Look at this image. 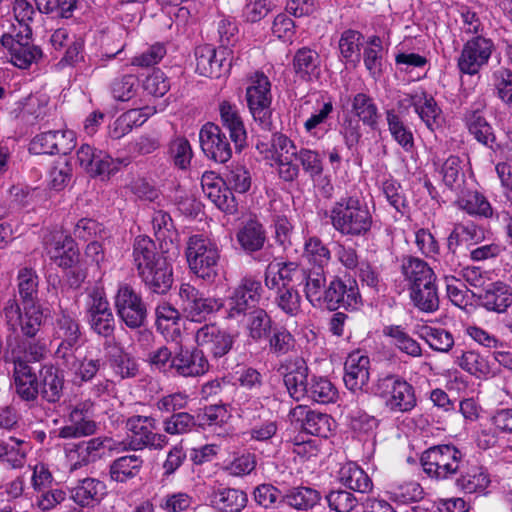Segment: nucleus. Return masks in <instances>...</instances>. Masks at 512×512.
I'll return each instance as SVG.
<instances>
[{"mask_svg": "<svg viewBox=\"0 0 512 512\" xmlns=\"http://www.w3.org/2000/svg\"><path fill=\"white\" fill-rule=\"evenodd\" d=\"M130 262L132 270L148 292L164 295L171 289L174 282L173 266L149 236L135 237Z\"/></svg>", "mask_w": 512, "mask_h": 512, "instance_id": "obj_1", "label": "nucleus"}, {"mask_svg": "<svg viewBox=\"0 0 512 512\" xmlns=\"http://www.w3.org/2000/svg\"><path fill=\"white\" fill-rule=\"evenodd\" d=\"M278 371L289 395L296 401L304 398L320 404L332 403L338 391L326 377L311 376L308 378V367L303 358H295L293 362L282 363Z\"/></svg>", "mask_w": 512, "mask_h": 512, "instance_id": "obj_2", "label": "nucleus"}, {"mask_svg": "<svg viewBox=\"0 0 512 512\" xmlns=\"http://www.w3.org/2000/svg\"><path fill=\"white\" fill-rule=\"evenodd\" d=\"M330 224L343 237L366 238L373 227V215L361 193H350L336 200L329 210Z\"/></svg>", "mask_w": 512, "mask_h": 512, "instance_id": "obj_3", "label": "nucleus"}, {"mask_svg": "<svg viewBox=\"0 0 512 512\" xmlns=\"http://www.w3.org/2000/svg\"><path fill=\"white\" fill-rule=\"evenodd\" d=\"M127 437L120 443L123 451H161L169 443L166 434L157 432V419L152 415H131L124 420Z\"/></svg>", "mask_w": 512, "mask_h": 512, "instance_id": "obj_4", "label": "nucleus"}, {"mask_svg": "<svg viewBox=\"0 0 512 512\" xmlns=\"http://www.w3.org/2000/svg\"><path fill=\"white\" fill-rule=\"evenodd\" d=\"M373 393L391 413H409L417 405L415 388L398 374L380 375L373 385Z\"/></svg>", "mask_w": 512, "mask_h": 512, "instance_id": "obj_5", "label": "nucleus"}, {"mask_svg": "<svg viewBox=\"0 0 512 512\" xmlns=\"http://www.w3.org/2000/svg\"><path fill=\"white\" fill-rule=\"evenodd\" d=\"M465 461V453L451 443L429 447L420 458L423 471L437 481L453 480Z\"/></svg>", "mask_w": 512, "mask_h": 512, "instance_id": "obj_6", "label": "nucleus"}, {"mask_svg": "<svg viewBox=\"0 0 512 512\" xmlns=\"http://www.w3.org/2000/svg\"><path fill=\"white\" fill-rule=\"evenodd\" d=\"M185 255L190 271L207 283L218 277L220 251L216 243L203 235H192L187 241Z\"/></svg>", "mask_w": 512, "mask_h": 512, "instance_id": "obj_7", "label": "nucleus"}, {"mask_svg": "<svg viewBox=\"0 0 512 512\" xmlns=\"http://www.w3.org/2000/svg\"><path fill=\"white\" fill-rule=\"evenodd\" d=\"M246 102L254 123L265 132L274 129L272 120L271 82L262 71H256L248 78Z\"/></svg>", "mask_w": 512, "mask_h": 512, "instance_id": "obj_8", "label": "nucleus"}, {"mask_svg": "<svg viewBox=\"0 0 512 512\" xmlns=\"http://www.w3.org/2000/svg\"><path fill=\"white\" fill-rule=\"evenodd\" d=\"M3 316L9 335L34 339L44 323L43 310L38 305H23V312L15 298L8 299L3 307Z\"/></svg>", "mask_w": 512, "mask_h": 512, "instance_id": "obj_9", "label": "nucleus"}, {"mask_svg": "<svg viewBox=\"0 0 512 512\" xmlns=\"http://www.w3.org/2000/svg\"><path fill=\"white\" fill-rule=\"evenodd\" d=\"M254 259L268 263L264 272V283L269 290L295 287V281L300 280L302 269L299 265L292 261H272L273 253L270 245Z\"/></svg>", "mask_w": 512, "mask_h": 512, "instance_id": "obj_10", "label": "nucleus"}, {"mask_svg": "<svg viewBox=\"0 0 512 512\" xmlns=\"http://www.w3.org/2000/svg\"><path fill=\"white\" fill-rule=\"evenodd\" d=\"M362 303L358 283L355 278L335 276L328 284L323 305L330 311L339 308L356 310Z\"/></svg>", "mask_w": 512, "mask_h": 512, "instance_id": "obj_11", "label": "nucleus"}, {"mask_svg": "<svg viewBox=\"0 0 512 512\" xmlns=\"http://www.w3.org/2000/svg\"><path fill=\"white\" fill-rule=\"evenodd\" d=\"M1 44L8 48L11 63L20 69L29 68L42 57L41 49L32 43L31 27H25L14 34H4Z\"/></svg>", "mask_w": 512, "mask_h": 512, "instance_id": "obj_12", "label": "nucleus"}, {"mask_svg": "<svg viewBox=\"0 0 512 512\" xmlns=\"http://www.w3.org/2000/svg\"><path fill=\"white\" fill-rule=\"evenodd\" d=\"M119 318L131 329L140 328L147 318V308L141 295L129 284L119 286L115 296Z\"/></svg>", "mask_w": 512, "mask_h": 512, "instance_id": "obj_13", "label": "nucleus"}, {"mask_svg": "<svg viewBox=\"0 0 512 512\" xmlns=\"http://www.w3.org/2000/svg\"><path fill=\"white\" fill-rule=\"evenodd\" d=\"M262 293L260 280L253 276L243 277L227 298V317L237 319L245 316L247 310L260 301Z\"/></svg>", "mask_w": 512, "mask_h": 512, "instance_id": "obj_14", "label": "nucleus"}, {"mask_svg": "<svg viewBox=\"0 0 512 512\" xmlns=\"http://www.w3.org/2000/svg\"><path fill=\"white\" fill-rule=\"evenodd\" d=\"M495 49L491 39L477 35L468 40L462 48L457 61L461 73L468 75L477 74L486 66Z\"/></svg>", "mask_w": 512, "mask_h": 512, "instance_id": "obj_15", "label": "nucleus"}, {"mask_svg": "<svg viewBox=\"0 0 512 512\" xmlns=\"http://www.w3.org/2000/svg\"><path fill=\"white\" fill-rule=\"evenodd\" d=\"M269 152L270 158L278 166L279 177L286 182L294 181L300 171L298 164L293 162L299 152L294 142L284 134L275 133L271 139Z\"/></svg>", "mask_w": 512, "mask_h": 512, "instance_id": "obj_16", "label": "nucleus"}, {"mask_svg": "<svg viewBox=\"0 0 512 512\" xmlns=\"http://www.w3.org/2000/svg\"><path fill=\"white\" fill-rule=\"evenodd\" d=\"M43 245L49 258L60 268H72L79 261V249L70 235L48 232L43 236Z\"/></svg>", "mask_w": 512, "mask_h": 512, "instance_id": "obj_17", "label": "nucleus"}, {"mask_svg": "<svg viewBox=\"0 0 512 512\" xmlns=\"http://www.w3.org/2000/svg\"><path fill=\"white\" fill-rule=\"evenodd\" d=\"M462 121L469 134L480 144L492 148L496 136L492 125L486 118V103L478 99L467 107L462 116Z\"/></svg>", "mask_w": 512, "mask_h": 512, "instance_id": "obj_18", "label": "nucleus"}, {"mask_svg": "<svg viewBox=\"0 0 512 512\" xmlns=\"http://www.w3.org/2000/svg\"><path fill=\"white\" fill-rule=\"evenodd\" d=\"M76 146L75 132L68 129L50 130L36 135L29 150L35 154L66 155Z\"/></svg>", "mask_w": 512, "mask_h": 512, "instance_id": "obj_19", "label": "nucleus"}, {"mask_svg": "<svg viewBox=\"0 0 512 512\" xmlns=\"http://www.w3.org/2000/svg\"><path fill=\"white\" fill-rule=\"evenodd\" d=\"M199 139L201 149L207 158L221 164L231 159L230 142L218 125L211 122L203 125L199 132Z\"/></svg>", "mask_w": 512, "mask_h": 512, "instance_id": "obj_20", "label": "nucleus"}, {"mask_svg": "<svg viewBox=\"0 0 512 512\" xmlns=\"http://www.w3.org/2000/svg\"><path fill=\"white\" fill-rule=\"evenodd\" d=\"M209 362L203 350L198 347L179 346L174 350L170 369L183 377H198L209 370Z\"/></svg>", "mask_w": 512, "mask_h": 512, "instance_id": "obj_21", "label": "nucleus"}, {"mask_svg": "<svg viewBox=\"0 0 512 512\" xmlns=\"http://www.w3.org/2000/svg\"><path fill=\"white\" fill-rule=\"evenodd\" d=\"M179 296L183 302L184 311L187 316L196 322H200L207 315L217 311L221 302L214 298L204 297V295L190 283H183L179 289Z\"/></svg>", "mask_w": 512, "mask_h": 512, "instance_id": "obj_22", "label": "nucleus"}, {"mask_svg": "<svg viewBox=\"0 0 512 512\" xmlns=\"http://www.w3.org/2000/svg\"><path fill=\"white\" fill-rule=\"evenodd\" d=\"M198 347L206 349L215 358L226 355L233 346L234 338L215 324H205L195 334Z\"/></svg>", "mask_w": 512, "mask_h": 512, "instance_id": "obj_23", "label": "nucleus"}, {"mask_svg": "<svg viewBox=\"0 0 512 512\" xmlns=\"http://www.w3.org/2000/svg\"><path fill=\"white\" fill-rule=\"evenodd\" d=\"M474 296L480 306L489 312L505 313L512 306V287L503 281L488 283Z\"/></svg>", "mask_w": 512, "mask_h": 512, "instance_id": "obj_24", "label": "nucleus"}, {"mask_svg": "<svg viewBox=\"0 0 512 512\" xmlns=\"http://www.w3.org/2000/svg\"><path fill=\"white\" fill-rule=\"evenodd\" d=\"M370 359L360 351L350 353L344 363V383L353 393L363 391L370 379Z\"/></svg>", "mask_w": 512, "mask_h": 512, "instance_id": "obj_25", "label": "nucleus"}, {"mask_svg": "<svg viewBox=\"0 0 512 512\" xmlns=\"http://www.w3.org/2000/svg\"><path fill=\"white\" fill-rule=\"evenodd\" d=\"M406 101L414 108L415 113L425 123L428 129L434 130L441 126L442 109L435 98L424 89L407 94Z\"/></svg>", "mask_w": 512, "mask_h": 512, "instance_id": "obj_26", "label": "nucleus"}, {"mask_svg": "<svg viewBox=\"0 0 512 512\" xmlns=\"http://www.w3.org/2000/svg\"><path fill=\"white\" fill-rule=\"evenodd\" d=\"M224 54V50L217 51L210 44L196 47V72L205 77L219 78L230 67V63L226 62Z\"/></svg>", "mask_w": 512, "mask_h": 512, "instance_id": "obj_27", "label": "nucleus"}, {"mask_svg": "<svg viewBox=\"0 0 512 512\" xmlns=\"http://www.w3.org/2000/svg\"><path fill=\"white\" fill-rule=\"evenodd\" d=\"M240 247L249 255L258 253V256L267 249V232L263 223L256 217L245 220L236 233Z\"/></svg>", "mask_w": 512, "mask_h": 512, "instance_id": "obj_28", "label": "nucleus"}, {"mask_svg": "<svg viewBox=\"0 0 512 512\" xmlns=\"http://www.w3.org/2000/svg\"><path fill=\"white\" fill-rule=\"evenodd\" d=\"M208 499L217 512H241L248 502L243 490L222 485L211 487Z\"/></svg>", "mask_w": 512, "mask_h": 512, "instance_id": "obj_29", "label": "nucleus"}, {"mask_svg": "<svg viewBox=\"0 0 512 512\" xmlns=\"http://www.w3.org/2000/svg\"><path fill=\"white\" fill-rule=\"evenodd\" d=\"M13 378L16 393L21 400L35 402L38 399V374L27 361L21 360L18 356L13 364Z\"/></svg>", "mask_w": 512, "mask_h": 512, "instance_id": "obj_30", "label": "nucleus"}, {"mask_svg": "<svg viewBox=\"0 0 512 512\" xmlns=\"http://www.w3.org/2000/svg\"><path fill=\"white\" fill-rule=\"evenodd\" d=\"M38 386L42 400L55 404L63 396L64 375L55 365L44 364L38 372Z\"/></svg>", "mask_w": 512, "mask_h": 512, "instance_id": "obj_31", "label": "nucleus"}, {"mask_svg": "<svg viewBox=\"0 0 512 512\" xmlns=\"http://www.w3.org/2000/svg\"><path fill=\"white\" fill-rule=\"evenodd\" d=\"M453 481L456 487L467 494L482 493L490 484V478L487 471L468 459L464 462L460 471Z\"/></svg>", "mask_w": 512, "mask_h": 512, "instance_id": "obj_32", "label": "nucleus"}, {"mask_svg": "<svg viewBox=\"0 0 512 512\" xmlns=\"http://www.w3.org/2000/svg\"><path fill=\"white\" fill-rule=\"evenodd\" d=\"M241 417L246 420L250 426L246 432L250 440L259 442H268L278 431V422L272 418L266 417V413L260 409L254 412L250 408H244L241 411Z\"/></svg>", "mask_w": 512, "mask_h": 512, "instance_id": "obj_33", "label": "nucleus"}, {"mask_svg": "<svg viewBox=\"0 0 512 512\" xmlns=\"http://www.w3.org/2000/svg\"><path fill=\"white\" fill-rule=\"evenodd\" d=\"M399 271L407 289L426 282L429 278L436 279L434 269L423 259L405 255L400 259Z\"/></svg>", "mask_w": 512, "mask_h": 512, "instance_id": "obj_34", "label": "nucleus"}, {"mask_svg": "<svg viewBox=\"0 0 512 512\" xmlns=\"http://www.w3.org/2000/svg\"><path fill=\"white\" fill-rule=\"evenodd\" d=\"M7 346L10 349L11 362L18 356L21 360L38 362L46 355V346L44 343L34 339L21 338L20 335H8Z\"/></svg>", "mask_w": 512, "mask_h": 512, "instance_id": "obj_35", "label": "nucleus"}, {"mask_svg": "<svg viewBox=\"0 0 512 512\" xmlns=\"http://www.w3.org/2000/svg\"><path fill=\"white\" fill-rule=\"evenodd\" d=\"M219 112L221 122L228 129L236 151L241 152L246 145L247 133L237 107L228 101H223L219 105Z\"/></svg>", "mask_w": 512, "mask_h": 512, "instance_id": "obj_36", "label": "nucleus"}, {"mask_svg": "<svg viewBox=\"0 0 512 512\" xmlns=\"http://www.w3.org/2000/svg\"><path fill=\"white\" fill-rule=\"evenodd\" d=\"M408 291L411 303L421 312L433 313L439 309L437 278H429L426 282L409 288Z\"/></svg>", "mask_w": 512, "mask_h": 512, "instance_id": "obj_37", "label": "nucleus"}, {"mask_svg": "<svg viewBox=\"0 0 512 512\" xmlns=\"http://www.w3.org/2000/svg\"><path fill=\"white\" fill-rule=\"evenodd\" d=\"M106 495V485L96 478H85L71 490V498L81 507H93Z\"/></svg>", "mask_w": 512, "mask_h": 512, "instance_id": "obj_38", "label": "nucleus"}, {"mask_svg": "<svg viewBox=\"0 0 512 512\" xmlns=\"http://www.w3.org/2000/svg\"><path fill=\"white\" fill-rule=\"evenodd\" d=\"M321 59L317 51L302 47L293 57L292 66L295 75L303 81H311L320 75Z\"/></svg>", "mask_w": 512, "mask_h": 512, "instance_id": "obj_39", "label": "nucleus"}, {"mask_svg": "<svg viewBox=\"0 0 512 512\" xmlns=\"http://www.w3.org/2000/svg\"><path fill=\"white\" fill-rule=\"evenodd\" d=\"M305 279V296L314 307H322L327 291L326 273L324 268L313 267L302 270L300 280Z\"/></svg>", "mask_w": 512, "mask_h": 512, "instance_id": "obj_40", "label": "nucleus"}, {"mask_svg": "<svg viewBox=\"0 0 512 512\" xmlns=\"http://www.w3.org/2000/svg\"><path fill=\"white\" fill-rule=\"evenodd\" d=\"M351 111L354 118L362 122L371 130H376L379 125L380 113L374 99L366 93H357L351 100Z\"/></svg>", "mask_w": 512, "mask_h": 512, "instance_id": "obj_41", "label": "nucleus"}, {"mask_svg": "<svg viewBox=\"0 0 512 512\" xmlns=\"http://www.w3.org/2000/svg\"><path fill=\"white\" fill-rule=\"evenodd\" d=\"M297 410L301 415L304 414L302 428L307 434L321 438L329 437L332 432V427L335 424V421L330 415L306 409L303 406H298L296 408V411Z\"/></svg>", "mask_w": 512, "mask_h": 512, "instance_id": "obj_42", "label": "nucleus"}, {"mask_svg": "<svg viewBox=\"0 0 512 512\" xmlns=\"http://www.w3.org/2000/svg\"><path fill=\"white\" fill-rule=\"evenodd\" d=\"M455 204L471 216L490 218L495 221L497 211H494L487 198L476 190L465 192L456 200Z\"/></svg>", "mask_w": 512, "mask_h": 512, "instance_id": "obj_43", "label": "nucleus"}, {"mask_svg": "<svg viewBox=\"0 0 512 512\" xmlns=\"http://www.w3.org/2000/svg\"><path fill=\"white\" fill-rule=\"evenodd\" d=\"M339 480L348 489L362 494L370 492L373 488L371 478L354 462H348L341 467Z\"/></svg>", "mask_w": 512, "mask_h": 512, "instance_id": "obj_44", "label": "nucleus"}, {"mask_svg": "<svg viewBox=\"0 0 512 512\" xmlns=\"http://www.w3.org/2000/svg\"><path fill=\"white\" fill-rule=\"evenodd\" d=\"M143 463V459L136 454L121 456L110 464V478L115 482L125 483L139 475Z\"/></svg>", "mask_w": 512, "mask_h": 512, "instance_id": "obj_45", "label": "nucleus"}, {"mask_svg": "<svg viewBox=\"0 0 512 512\" xmlns=\"http://www.w3.org/2000/svg\"><path fill=\"white\" fill-rule=\"evenodd\" d=\"M60 313L56 315L53 336L60 342L81 341V330L78 320L67 309L59 305Z\"/></svg>", "mask_w": 512, "mask_h": 512, "instance_id": "obj_46", "label": "nucleus"}, {"mask_svg": "<svg viewBox=\"0 0 512 512\" xmlns=\"http://www.w3.org/2000/svg\"><path fill=\"white\" fill-rule=\"evenodd\" d=\"M321 494L309 486H296L286 490L282 501L296 510H309L319 504Z\"/></svg>", "mask_w": 512, "mask_h": 512, "instance_id": "obj_47", "label": "nucleus"}, {"mask_svg": "<svg viewBox=\"0 0 512 512\" xmlns=\"http://www.w3.org/2000/svg\"><path fill=\"white\" fill-rule=\"evenodd\" d=\"M113 440L111 438H92L87 442H83L77 446L78 459L74 461L73 454H70L71 470H77L87 464L90 461H94L102 449H113Z\"/></svg>", "mask_w": 512, "mask_h": 512, "instance_id": "obj_48", "label": "nucleus"}, {"mask_svg": "<svg viewBox=\"0 0 512 512\" xmlns=\"http://www.w3.org/2000/svg\"><path fill=\"white\" fill-rule=\"evenodd\" d=\"M71 424L59 429L58 437L73 439L89 436L95 433L97 425L95 421L85 417L82 410L75 408L70 414Z\"/></svg>", "mask_w": 512, "mask_h": 512, "instance_id": "obj_49", "label": "nucleus"}, {"mask_svg": "<svg viewBox=\"0 0 512 512\" xmlns=\"http://www.w3.org/2000/svg\"><path fill=\"white\" fill-rule=\"evenodd\" d=\"M18 293L22 305H38L39 277L32 268H21L17 275Z\"/></svg>", "mask_w": 512, "mask_h": 512, "instance_id": "obj_50", "label": "nucleus"}, {"mask_svg": "<svg viewBox=\"0 0 512 512\" xmlns=\"http://www.w3.org/2000/svg\"><path fill=\"white\" fill-rule=\"evenodd\" d=\"M273 330V320L265 309L258 307L248 314V337L253 341L260 342L267 339Z\"/></svg>", "mask_w": 512, "mask_h": 512, "instance_id": "obj_51", "label": "nucleus"}, {"mask_svg": "<svg viewBox=\"0 0 512 512\" xmlns=\"http://www.w3.org/2000/svg\"><path fill=\"white\" fill-rule=\"evenodd\" d=\"M383 334L393 340V345L402 353L411 357H421L422 348L420 344L413 339L405 329L400 325H388L383 328Z\"/></svg>", "mask_w": 512, "mask_h": 512, "instance_id": "obj_52", "label": "nucleus"}, {"mask_svg": "<svg viewBox=\"0 0 512 512\" xmlns=\"http://www.w3.org/2000/svg\"><path fill=\"white\" fill-rule=\"evenodd\" d=\"M458 366L477 378H487L492 374L488 357L478 351H464L457 359Z\"/></svg>", "mask_w": 512, "mask_h": 512, "instance_id": "obj_53", "label": "nucleus"}, {"mask_svg": "<svg viewBox=\"0 0 512 512\" xmlns=\"http://www.w3.org/2000/svg\"><path fill=\"white\" fill-rule=\"evenodd\" d=\"M388 130L393 139L407 152L414 148V136L394 109L385 112Z\"/></svg>", "mask_w": 512, "mask_h": 512, "instance_id": "obj_54", "label": "nucleus"}, {"mask_svg": "<svg viewBox=\"0 0 512 512\" xmlns=\"http://www.w3.org/2000/svg\"><path fill=\"white\" fill-rule=\"evenodd\" d=\"M224 185L233 194H244L249 191L252 185V176L247 167L241 164H232L227 167L223 174Z\"/></svg>", "mask_w": 512, "mask_h": 512, "instance_id": "obj_55", "label": "nucleus"}, {"mask_svg": "<svg viewBox=\"0 0 512 512\" xmlns=\"http://www.w3.org/2000/svg\"><path fill=\"white\" fill-rule=\"evenodd\" d=\"M387 493L391 501L402 505L418 502L424 497L423 488L415 481L393 483Z\"/></svg>", "mask_w": 512, "mask_h": 512, "instance_id": "obj_56", "label": "nucleus"}, {"mask_svg": "<svg viewBox=\"0 0 512 512\" xmlns=\"http://www.w3.org/2000/svg\"><path fill=\"white\" fill-rule=\"evenodd\" d=\"M198 422L196 416L188 412H177L162 421L163 430L167 435H183L193 431H198Z\"/></svg>", "mask_w": 512, "mask_h": 512, "instance_id": "obj_57", "label": "nucleus"}, {"mask_svg": "<svg viewBox=\"0 0 512 512\" xmlns=\"http://www.w3.org/2000/svg\"><path fill=\"white\" fill-rule=\"evenodd\" d=\"M303 257L314 267L324 268L331 260V252L318 236L305 238Z\"/></svg>", "mask_w": 512, "mask_h": 512, "instance_id": "obj_58", "label": "nucleus"}, {"mask_svg": "<svg viewBox=\"0 0 512 512\" xmlns=\"http://www.w3.org/2000/svg\"><path fill=\"white\" fill-rule=\"evenodd\" d=\"M363 40L364 36L359 31L347 29L342 32L339 39V50L347 63L356 65L360 62V47L363 44Z\"/></svg>", "mask_w": 512, "mask_h": 512, "instance_id": "obj_59", "label": "nucleus"}, {"mask_svg": "<svg viewBox=\"0 0 512 512\" xmlns=\"http://www.w3.org/2000/svg\"><path fill=\"white\" fill-rule=\"evenodd\" d=\"M420 337L432 350L437 352H449L454 346L453 335L443 328L424 326L421 329Z\"/></svg>", "mask_w": 512, "mask_h": 512, "instance_id": "obj_60", "label": "nucleus"}, {"mask_svg": "<svg viewBox=\"0 0 512 512\" xmlns=\"http://www.w3.org/2000/svg\"><path fill=\"white\" fill-rule=\"evenodd\" d=\"M231 415L225 405H209L204 407L203 412L196 416L198 429L210 428L216 430L227 424Z\"/></svg>", "mask_w": 512, "mask_h": 512, "instance_id": "obj_61", "label": "nucleus"}, {"mask_svg": "<svg viewBox=\"0 0 512 512\" xmlns=\"http://www.w3.org/2000/svg\"><path fill=\"white\" fill-rule=\"evenodd\" d=\"M274 303L287 316L295 317L301 311V296L295 287L274 289Z\"/></svg>", "mask_w": 512, "mask_h": 512, "instance_id": "obj_62", "label": "nucleus"}, {"mask_svg": "<svg viewBox=\"0 0 512 512\" xmlns=\"http://www.w3.org/2000/svg\"><path fill=\"white\" fill-rule=\"evenodd\" d=\"M267 339L269 352L276 357L289 354L296 344L294 336L284 327L275 326Z\"/></svg>", "mask_w": 512, "mask_h": 512, "instance_id": "obj_63", "label": "nucleus"}, {"mask_svg": "<svg viewBox=\"0 0 512 512\" xmlns=\"http://www.w3.org/2000/svg\"><path fill=\"white\" fill-rule=\"evenodd\" d=\"M205 196L221 211L233 215L238 211V202L224 184H216L211 189L203 192Z\"/></svg>", "mask_w": 512, "mask_h": 512, "instance_id": "obj_64", "label": "nucleus"}]
</instances>
